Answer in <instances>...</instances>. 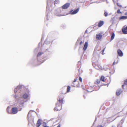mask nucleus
<instances>
[{
	"mask_svg": "<svg viewBox=\"0 0 127 127\" xmlns=\"http://www.w3.org/2000/svg\"><path fill=\"white\" fill-rule=\"evenodd\" d=\"M25 88L23 85H20L17 86L14 89V92L15 95L14 96V97L17 99L18 98V103L19 105L18 108L19 111H21L23 107L24 103L27 100H25L28 97V95L27 94L25 93Z\"/></svg>",
	"mask_w": 127,
	"mask_h": 127,
	"instance_id": "nucleus-1",
	"label": "nucleus"
},
{
	"mask_svg": "<svg viewBox=\"0 0 127 127\" xmlns=\"http://www.w3.org/2000/svg\"><path fill=\"white\" fill-rule=\"evenodd\" d=\"M61 96H59V99H58V101L57 103L56 107L54 109L55 111L60 110L62 109V105L63 103V98H61Z\"/></svg>",
	"mask_w": 127,
	"mask_h": 127,
	"instance_id": "nucleus-2",
	"label": "nucleus"
},
{
	"mask_svg": "<svg viewBox=\"0 0 127 127\" xmlns=\"http://www.w3.org/2000/svg\"><path fill=\"white\" fill-rule=\"evenodd\" d=\"M98 45H96L95 46L93 53V56L92 58L93 60H95V58H98L99 57L100 52V49H98Z\"/></svg>",
	"mask_w": 127,
	"mask_h": 127,
	"instance_id": "nucleus-3",
	"label": "nucleus"
},
{
	"mask_svg": "<svg viewBox=\"0 0 127 127\" xmlns=\"http://www.w3.org/2000/svg\"><path fill=\"white\" fill-rule=\"evenodd\" d=\"M32 111V110H31L28 113L27 115V118L29 123L31 122H33L34 121V117L31 114L30 116V114L31 112Z\"/></svg>",
	"mask_w": 127,
	"mask_h": 127,
	"instance_id": "nucleus-4",
	"label": "nucleus"
},
{
	"mask_svg": "<svg viewBox=\"0 0 127 127\" xmlns=\"http://www.w3.org/2000/svg\"><path fill=\"white\" fill-rule=\"evenodd\" d=\"M79 7H78L77 9L74 11H73V10L71 9L69 13L71 15L75 14L77 13L79 11Z\"/></svg>",
	"mask_w": 127,
	"mask_h": 127,
	"instance_id": "nucleus-5",
	"label": "nucleus"
},
{
	"mask_svg": "<svg viewBox=\"0 0 127 127\" xmlns=\"http://www.w3.org/2000/svg\"><path fill=\"white\" fill-rule=\"evenodd\" d=\"M18 112V108L16 107L12 108L11 109V114H15Z\"/></svg>",
	"mask_w": 127,
	"mask_h": 127,
	"instance_id": "nucleus-6",
	"label": "nucleus"
},
{
	"mask_svg": "<svg viewBox=\"0 0 127 127\" xmlns=\"http://www.w3.org/2000/svg\"><path fill=\"white\" fill-rule=\"evenodd\" d=\"M43 54V53H41V52H39L38 53L37 55V59L38 61L39 62H41V63H43V62H44V61L43 59L41 60H40L39 59V57L40 55H42Z\"/></svg>",
	"mask_w": 127,
	"mask_h": 127,
	"instance_id": "nucleus-7",
	"label": "nucleus"
},
{
	"mask_svg": "<svg viewBox=\"0 0 127 127\" xmlns=\"http://www.w3.org/2000/svg\"><path fill=\"white\" fill-rule=\"evenodd\" d=\"M70 4L69 3H67L65 4L62 6V9H66L69 6Z\"/></svg>",
	"mask_w": 127,
	"mask_h": 127,
	"instance_id": "nucleus-8",
	"label": "nucleus"
},
{
	"mask_svg": "<svg viewBox=\"0 0 127 127\" xmlns=\"http://www.w3.org/2000/svg\"><path fill=\"white\" fill-rule=\"evenodd\" d=\"M122 92L121 88H120L118 89L116 92V94L117 95L119 96L120 95Z\"/></svg>",
	"mask_w": 127,
	"mask_h": 127,
	"instance_id": "nucleus-9",
	"label": "nucleus"
},
{
	"mask_svg": "<svg viewBox=\"0 0 127 127\" xmlns=\"http://www.w3.org/2000/svg\"><path fill=\"white\" fill-rule=\"evenodd\" d=\"M42 120L41 119H39L37 121L36 123L37 127H39L41 125Z\"/></svg>",
	"mask_w": 127,
	"mask_h": 127,
	"instance_id": "nucleus-10",
	"label": "nucleus"
},
{
	"mask_svg": "<svg viewBox=\"0 0 127 127\" xmlns=\"http://www.w3.org/2000/svg\"><path fill=\"white\" fill-rule=\"evenodd\" d=\"M122 31L123 33L124 34H127V26L126 27H124L122 30Z\"/></svg>",
	"mask_w": 127,
	"mask_h": 127,
	"instance_id": "nucleus-11",
	"label": "nucleus"
},
{
	"mask_svg": "<svg viewBox=\"0 0 127 127\" xmlns=\"http://www.w3.org/2000/svg\"><path fill=\"white\" fill-rule=\"evenodd\" d=\"M117 53L119 56L120 57H122L123 55V53L121 50L118 49L117 50Z\"/></svg>",
	"mask_w": 127,
	"mask_h": 127,
	"instance_id": "nucleus-12",
	"label": "nucleus"
},
{
	"mask_svg": "<svg viewBox=\"0 0 127 127\" xmlns=\"http://www.w3.org/2000/svg\"><path fill=\"white\" fill-rule=\"evenodd\" d=\"M88 46V42H86L84 44L83 48V50L84 51H85L87 49V47Z\"/></svg>",
	"mask_w": 127,
	"mask_h": 127,
	"instance_id": "nucleus-13",
	"label": "nucleus"
},
{
	"mask_svg": "<svg viewBox=\"0 0 127 127\" xmlns=\"http://www.w3.org/2000/svg\"><path fill=\"white\" fill-rule=\"evenodd\" d=\"M102 37V35L101 34H97L96 35V38L97 39L100 40Z\"/></svg>",
	"mask_w": 127,
	"mask_h": 127,
	"instance_id": "nucleus-14",
	"label": "nucleus"
},
{
	"mask_svg": "<svg viewBox=\"0 0 127 127\" xmlns=\"http://www.w3.org/2000/svg\"><path fill=\"white\" fill-rule=\"evenodd\" d=\"M112 14L111 13H110L109 14H108V13L107 11L106 10L104 11V16L105 17H107L108 15H110Z\"/></svg>",
	"mask_w": 127,
	"mask_h": 127,
	"instance_id": "nucleus-15",
	"label": "nucleus"
},
{
	"mask_svg": "<svg viewBox=\"0 0 127 127\" xmlns=\"http://www.w3.org/2000/svg\"><path fill=\"white\" fill-rule=\"evenodd\" d=\"M104 22L103 21H99L98 23V26L99 27H101L104 24Z\"/></svg>",
	"mask_w": 127,
	"mask_h": 127,
	"instance_id": "nucleus-16",
	"label": "nucleus"
},
{
	"mask_svg": "<svg viewBox=\"0 0 127 127\" xmlns=\"http://www.w3.org/2000/svg\"><path fill=\"white\" fill-rule=\"evenodd\" d=\"M115 33L114 32H112L111 34V38L110 40V41H111L112 40H113L114 38L115 37Z\"/></svg>",
	"mask_w": 127,
	"mask_h": 127,
	"instance_id": "nucleus-17",
	"label": "nucleus"
},
{
	"mask_svg": "<svg viewBox=\"0 0 127 127\" xmlns=\"http://www.w3.org/2000/svg\"><path fill=\"white\" fill-rule=\"evenodd\" d=\"M127 19V16H122L119 18L120 20L121 19Z\"/></svg>",
	"mask_w": 127,
	"mask_h": 127,
	"instance_id": "nucleus-18",
	"label": "nucleus"
},
{
	"mask_svg": "<svg viewBox=\"0 0 127 127\" xmlns=\"http://www.w3.org/2000/svg\"><path fill=\"white\" fill-rule=\"evenodd\" d=\"M48 1H47V5L46 7V13H47V12H49V7L48 6Z\"/></svg>",
	"mask_w": 127,
	"mask_h": 127,
	"instance_id": "nucleus-19",
	"label": "nucleus"
},
{
	"mask_svg": "<svg viewBox=\"0 0 127 127\" xmlns=\"http://www.w3.org/2000/svg\"><path fill=\"white\" fill-rule=\"evenodd\" d=\"M7 112L11 114V112L10 111V107H7Z\"/></svg>",
	"mask_w": 127,
	"mask_h": 127,
	"instance_id": "nucleus-20",
	"label": "nucleus"
},
{
	"mask_svg": "<svg viewBox=\"0 0 127 127\" xmlns=\"http://www.w3.org/2000/svg\"><path fill=\"white\" fill-rule=\"evenodd\" d=\"M60 1L59 0H56L54 1V3L55 5V4H57L59 3Z\"/></svg>",
	"mask_w": 127,
	"mask_h": 127,
	"instance_id": "nucleus-21",
	"label": "nucleus"
},
{
	"mask_svg": "<svg viewBox=\"0 0 127 127\" xmlns=\"http://www.w3.org/2000/svg\"><path fill=\"white\" fill-rule=\"evenodd\" d=\"M104 77L103 76H101V77L100 80H101L102 81H104Z\"/></svg>",
	"mask_w": 127,
	"mask_h": 127,
	"instance_id": "nucleus-22",
	"label": "nucleus"
},
{
	"mask_svg": "<svg viewBox=\"0 0 127 127\" xmlns=\"http://www.w3.org/2000/svg\"><path fill=\"white\" fill-rule=\"evenodd\" d=\"M70 86H68L67 87V92H69L70 90Z\"/></svg>",
	"mask_w": 127,
	"mask_h": 127,
	"instance_id": "nucleus-23",
	"label": "nucleus"
},
{
	"mask_svg": "<svg viewBox=\"0 0 127 127\" xmlns=\"http://www.w3.org/2000/svg\"><path fill=\"white\" fill-rule=\"evenodd\" d=\"M117 13L118 14H122V12H121L120 11V9H118L117 11Z\"/></svg>",
	"mask_w": 127,
	"mask_h": 127,
	"instance_id": "nucleus-24",
	"label": "nucleus"
},
{
	"mask_svg": "<svg viewBox=\"0 0 127 127\" xmlns=\"http://www.w3.org/2000/svg\"><path fill=\"white\" fill-rule=\"evenodd\" d=\"M55 14L56 15L58 16H64V15H61L60 14H57V13H56V12H55Z\"/></svg>",
	"mask_w": 127,
	"mask_h": 127,
	"instance_id": "nucleus-25",
	"label": "nucleus"
},
{
	"mask_svg": "<svg viewBox=\"0 0 127 127\" xmlns=\"http://www.w3.org/2000/svg\"><path fill=\"white\" fill-rule=\"evenodd\" d=\"M100 80H97L96 82H97V84H98L100 82Z\"/></svg>",
	"mask_w": 127,
	"mask_h": 127,
	"instance_id": "nucleus-26",
	"label": "nucleus"
},
{
	"mask_svg": "<svg viewBox=\"0 0 127 127\" xmlns=\"http://www.w3.org/2000/svg\"><path fill=\"white\" fill-rule=\"evenodd\" d=\"M124 84L125 85H127V81L126 80H125L124 81Z\"/></svg>",
	"mask_w": 127,
	"mask_h": 127,
	"instance_id": "nucleus-27",
	"label": "nucleus"
},
{
	"mask_svg": "<svg viewBox=\"0 0 127 127\" xmlns=\"http://www.w3.org/2000/svg\"><path fill=\"white\" fill-rule=\"evenodd\" d=\"M117 6H118L120 7H122V6L121 5L119 4L118 3H117Z\"/></svg>",
	"mask_w": 127,
	"mask_h": 127,
	"instance_id": "nucleus-28",
	"label": "nucleus"
},
{
	"mask_svg": "<svg viewBox=\"0 0 127 127\" xmlns=\"http://www.w3.org/2000/svg\"><path fill=\"white\" fill-rule=\"evenodd\" d=\"M79 80L81 82H82V78L81 77H79Z\"/></svg>",
	"mask_w": 127,
	"mask_h": 127,
	"instance_id": "nucleus-29",
	"label": "nucleus"
},
{
	"mask_svg": "<svg viewBox=\"0 0 127 127\" xmlns=\"http://www.w3.org/2000/svg\"><path fill=\"white\" fill-rule=\"evenodd\" d=\"M124 122V120L123 119H122L120 121V122L122 124Z\"/></svg>",
	"mask_w": 127,
	"mask_h": 127,
	"instance_id": "nucleus-30",
	"label": "nucleus"
},
{
	"mask_svg": "<svg viewBox=\"0 0 127 127\" xmlns=\"http://www.w3.org/2000/svg\"><path fill=\"white\" fill-rule=\"evenodd\" d=\"M81 40V38H79L77 40V42H78L79 41Z\"/></svg>",
	"mask_w": 127,
	"mask_h": 127,
	"instance_id": "nucleus-31",
	"label": "nucleus"
},
{
	"mask_svg": "<svg viewBox=\"0 0 127 127\" xmlns=\"http://www.w3.org/2000/svg\"><path fill=\"white\" fill-rule=\"evenodd\" d=\"M96 127H103L102 125H98Z\"/></svg>",
	"mask_w": 127,
	"mask_h": 127,
	"instance_id": "nucleus-32",
	"label": "nucleus"
},
{
	"mask_svg": "<svg viewBox=\"0 0 127 127\" xmlns=\"http://www.w3.org/2000/svg\"><path fill=\"white\" fill-rule=\"evenodd\" d=\"M43 39H44V36L43 35V34H42L41 39H42V40H43Z\"/></svg>",
	"mask_w": 127,
	"mask_h": 127,
	"instance_id": "nucleus-33",
	"label": "nucleus"
},
{
	"mask_svg": "<svg viewBox=\"0 0 127 127\" xmlns=\"http://www.w3.org/2000/svg\"><path fill=\"white\" fill-rule=\"evenodd\" d=\"M76 80L77 79H75L73 81V82H75L76 81Z\"/></svg>",
	"mask_w": 127,
	"mask_h": 127,
	"instance_id": "nucleus-34",
	"label": "nucleus"
},
{
	"mask_svg": "<svg viewBox=\"0 0 127 127\" xmlns=\"http://www.w3.org/2000/svg\"><path fill=\"white\" fill-rule=\"evenodd\" d=\"M106 48V47H105L104 49L102 51V52H104V51L105 50V48Z\"/></svg>",
	"mask_w": 127,
	"mask_h": 127,
	"instance_id": "nucleus-35",
	"label": "nucleus"
},
{
	"mask_svg": "<svg viewBox=\"0 0 127 127\" xmlns=\"http://www.w3.org/2000/svg\"><path fill=\"white\" fill-rule=\"evenodd\" d=\"M87 33V30H86V31H85V33Z\"/></svg>",
	"mask_w": 127,
	"mask_h": 127,
	"instance_id": "nucleus-36",
	"label": "nucleus"
},
{
	"mask_svg": "<svg viewBox=\"0 0 127 127\" xmlns=\"http://www.w3.org/2000/svg\"><path fill=\"white\" fill-rule=\"evenodd\" d=\"M97 117H95V120L94 122V123L95 122V121L96 120H97Z\"/></svg>",
	"mask_w": 127,
	"mask_h": 127,
	"instance_id": "nucleus-37",
	"label": "nucleus"
},
{
	"mask_svg": "<svg viewBox=\"0 0 127 127\" xmlns=\"http://www.w3.org/2000/svg\"><path fill=\"white\" fill-rule=\"evenodd\" d=\"M82 41H81V42H80V45H81L82 44Z\"/></svg>",
	"mask_w": 127,
	"mask_h": 127,
	"instance_id": "nucleus-38",
	"label": "nucleus"
},
{
	"mask_svg": "<svg viewBox=\"0 0 127 127\" xmlns=\"http://www.w3.org/2000/svg\"><path fill=\"white\" fill-rule=\"evenodd\" d=\"M124 84H123L122 85V87L123 88V89H124Z\"/></svg>",
	"mask_w": 127,
	"mask_h": 127,
	"instance_id": "nucleus-39",
	"label": "nucleus"
},
{
	"mask_svg": "<svg viewBox=\"0 0 127 127\" xmlns=\"http://www.w3.org/2000/svg\"><path fill=\"white\" fill-rule=\"evenodd\" d=\"M45 43L46 44H47V40H46L45 41Z\"/></svg>",
	"mask_w": 127,
	"mask_h": 127,
	"instance_id": "nucleus-40",
	"label": "nucleus"
},
{
	"mask_svg": "<svg viewBox=\"0 0 127 127\" xmlns=\"http://www.w3.org/2000/svg\"><path fill=\"white\" fill-rule=\"evenodd\" d=\"M115 62H114L113 63V64H112L113 65H114L115 64Z\"/></svg>",
	"mask_w": 127,
	"mask_h": 127,
	"instance_id": "nucleus-41",
	"label": "nucleus"
},
{
	"mask_svg": "<svg viewBox=\"0 0 127 127\" xmlns=\"http://www.w3.org/2000/svg\"><path fill=\"white\" fill-rule=\"evenodd\" d=\"M57 127H60V124H59Z\"/></svg>",
	"mask_w": 127,
	"mask_h": 127,
	"instance_id": "nucleus-42",
	"label": "nucleus"
},
{
	"mask_svg": "<svg viewBox=\"0 0 127 127\" xmlns=\"http://www.w3.org/2000/svg\"><path fill=\"white\" fill-rule=\"evenodd\" d=\"M43 127H49L46 125H45Z\"/></svg>",
	"mask_w": 127,
	"mask_h": 127,
	"instance_id": "nucleus-43",
	"label": "nucleus"
},
{
	"mask_svg": "<svg viewBox=\"0 0 127 127\" xmlns=\"http://www.w3.org/2000/svg\"><path fill=\"white\" fill-rule=\"evenodd\" d=\"M125 15H127V12H126L125 14Z\"/></svg>",
	"mask_w": 127,
	"mask_h": 127,
	"instance_id": "nucleus-44",
	"label": "nucleus"
},
{
	"mask_svg": "<svg viewBox=\"0 0 127 127\" xmlns=\"http://www.w3.org/2000/svg\"><path fill=\"white\" fill-rule=\"evenodd\" d=\"M113 1L114 2V3H115V0H113Z\"/></svg>",
	"mask_w": 127,
	"mask_h": 127,
	"instance_id": "nucleus-45",
	"label": "nucleus"
},
{
	"mask_svg": "<svg viewBox=\"0 0 127 127\" xmlns=\"http://www.w3.org/2000/svg\"><path fill=\"white\" fill-rule=\"evenodd\" d=\"M119 125H120V124H118L117 125V127H119Z\"/></svg>",
	"mask_w": 127,
	"mask_h": 127,
	"instance_id": "nucleus-46",
	"label": "nucleus"
},
{
	"mask_svg": "<svg viewBox=\"0 0 127 127\" xmlns=\"http://www.w3.org/2000/svg\"><path fill=\"white\" fill-rule=\"evenodd\" d=\"M102 54L103 55L104 54V53H103V52H102Z\"/></svg>",
	"mask_w": 127,
	"mask_h": 127,
	"instance_id": "nucleus-47",
	"label": "nucleus"
},
{
	"mask_svg": "<svg viewBox=\"0 0 127 127\" xmlns=\"http://www.w3.org/2000/svg\"><path fill=\"white\" fill-rule=\"evenodd\" d=\"M106 0V1L107 3H108V2L107 1V0Z\"/></svg>",
	"mask_w": 127,
	"mask_h": 127,
	"instance_id": "nucleus-48",
	"label": "nucleus"
},
{
	"mask_svg": "<svg viewBox=\"0 0 127 127\" xmlns=\"http://www.w3.org/2000/svg\"><path fill=\"white\" fill-rule=\"evenodd\" d=\"M112 127H115V126H112Z\"/></svg>",
	"mask_w": 127,
	"mask_h": 127,
	"instance_id": "nucleus-49",
	"label": "nucleus"
},
{
	"mask_svg": "<svg viewBox=\"0 0 127 127\" xmlns=\"http://www.w3.org/2000/svg\"><path fill=\"white\" fill-rule=\"evenodd\" d=\"M48 14H47V17H48Z\"/></svg>",
	"mask_w": 127,
	"mask_h": 127,
	"instance_id": "nucleus-50",
	"label": "nucleus"
},
{
	"mask_svg": "<svg viewBox=\"0 0 127 127\" xmlns=\"http://www.w3.org/2000/svg\"><path fill=\"white\" fill-rule=\"evenodd\" d=\"M44 123L45 124V125H46V123H45V122H44Z\"/></svg>",
	"mask_w": 127,
	"mask_h": 127,
	"instance_id": "nucleus-51",
	"label": "nucleus"
},
{
	"mask_svg": "<svg viewBox=\"0 0 127 127\" xmlns=\"http://www.w3.org/2000/svg\"><path fill=\"white\" fill-rule=\"evenodd\" d=\"M73 87H75V86L74 85H73Z\"/></svg>",
	"mask_w": 127,
	"mask_h": 127,
	"instance_id": "nucleus-52",
	"label": "nucleus"
},
{
	"mask_svg": "<svg viewBox=\"0 0 127 127\" xmlns=\"http://www.w3.org/2000/svg\"><path fill=\"white\" fill-rule=\"evenodd\" d=\"M40 44V43H39V45Z\"/></svg>",
	"mask_w": 127,
	"mask_h": 127,
	"instance_id": "nucleus-53",
	"label": "nucleus"
},
{
	"mask_svg": "<svg viewBox=\"0 0 127 127\" xmlns=\"http://www.w3.org/2000/svg\"><path fill=\"white\" fill-rule=\"evenodd\" d=\"M118 62H117L116 63V64H117V63H118Z\"/></svg>",
	"mask_w": 127,
	"mask_h": 127,
	"instance_id": "nucleus-54",
	"label": "nucleus"
},
{
	"mask_svg": "<svg viewBox=\"0 0 127 127\" xmlns=\"http://www.w3.org/2000/svg\"><path fill=\"white\" fill-rule=\"evenodd\" d=\"M109 73H111V72H109Z\"/></svg>",
	"mask_w": 127,
	"mask_h": 127,
	"instance_id": "nucleus-55",
	"label": "nucleus"
},
{
	"mask_svg": "<svg viewBox=\"0 0 127 127\" xmlns=\"http://www.w3.org/2000/svg\"><path fill=\"white\" fill-rule=\"evenodd\" d=\"M96 68V69H97V68Z\"/></svg>",
	"mask_w": 127,
	"mask_h": 127,
	"instance_id": "nucleus-56",
	"label": "nucleus"
},
{
	"mask_svg": "<svg viewBox=\"0 0 127 127\" xmlns=\"http://www.w3.org/2000/svg\"><path fill=\"white\" fill-rule=\"evenodd\" d=\"M32 103H33V102H32Z\"/></svg>",
	"mask_w": 127,
	"mask_h": 127,
	"instance_id": "nucleus-57",
	"label": "nucleus"
}]
</instances>
